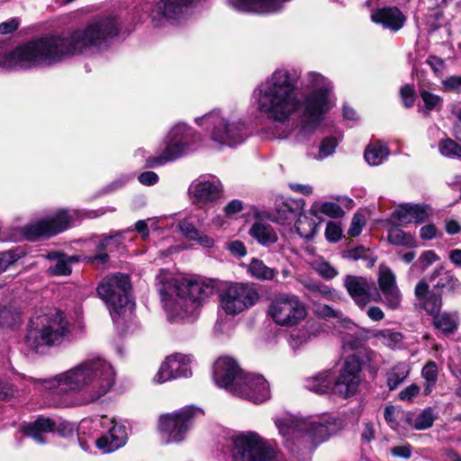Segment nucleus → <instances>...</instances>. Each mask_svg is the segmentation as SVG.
I'll return each mask as SVG.
<instances>
[{
	"label": "nucleus",
	"instance_id": "1",
	"mask_svg": "<svg viewBox=\"0 0 461 461\" xmlns=\"http://www.w3.org/2000/svg\"><path fill=\"white\" fill-rule=\"evenodd\" d=\"M121 30L114 15L94 19L66 36L47 35L29 41L10 52L0 46V68L28 69L50 66L74 56H89L106 50Z\"/></svg>",
	"mask_w": 461,
	"mask_h": 461
},
{
	"label": "nucleus",
	"instance_id": "2",
	"mask_svg": "<svg viewBox=\"0 0 461 461\" xmlns=\"http://www.w3.org/2000/svg\"><path fill=\"white\" fill-rule=\"evenodd\" d=\"M252 106L270 122L297 119L298 140L305 141L317 130V74L311 72L297 92L296 78L286 68L276 69L252 91Z\"/></svg>",
	"mask_w": 461,
	"mask_h": 461
},
{
	"label": "nucleus",
	"instance_id": "3",
	"mask_svg": "<svg viewBox=\"0 0 461 461\" xmlns=\"http://www.w3.org/2000/svg\"><path fill=\"white\" fill-rule=\"evenodd\" d=\"M116 371L104 357H88L71 368L44 380L30 378L36 388L53 397L74 396L75 404L96 402L116 384Z\"/></svg>",
	"mask_w": 461,
	"mask_h": 461
},
{
	"label": "nucleus",
	"instance_id": "4",
	"mask_svg": "<svg viewBox=\"0 0 461 461\" xmlns=\"http://www.w3.org/2000/svg\"><path fill=\"white\" fill-rule=\"evenodd\" d=\"M157 281L158 290L170 321L193 320L198 305L209 298L214 290L212 280L195 277L177 284L164 270L158 275Z\"/></svg>",
	"mask_w": 461,
	"mask_h": 461
},
{
	"label": "nucleus",
	"instance_id": "5",
	"mask_svg": "<svg viewBox=\"0 0 461 461\" xmlns=\"http://www.w3.org/2000/svg\"><path fill=\"white\" fill-rule=\"evenodd\" d=\"M69 334L68 322L64 314L59 310L50 309L31 319L26 344L32 349L40 351L68 339Z\"/></svg>",
	"mask_w": 461,
	"mask_h": 461
},
{
	"label": "nucleus",
	"instance_id": "6",
	"mask_svg": "<svg viewBox=\"0 0 461 461\" xmlns=\"http://www.w3.org/2000/svg\"><path fill=\"white\" fill-rule=\"evenodd\" d=\"M201 135L184 122L172 126L163 139L162 147L146 159L147 166L157 167L174 162L197 149Z\"/></svg>",
	"mask_w": 461,
	"mask_h": 461
},
{
	"label": "nucleus",
	"instance_id": "7",
	"mask_svg": "<svg viewBox=\"0 0 461 461\" xmlns=\"http://www.w3.org/2000/svg\"><path fill=\"white\" fill-rule=\"evenodd\" d=\"M194 122L208 131L211 140L220 145L234 147L248 136L247 125L236 112L215 109L195 118Z\"/></svg>",
	"mask_w": 461,
	"mask_h": 461
},
{
	"label": "nucleus",
	"instance_id": "8",
	"mask_svg": "<svg viewBox=\"0 0 461 461\" xmlns=\"http://www.w3.org/2000/svg\"><path fill=\"white\" fill-rule=\"evenodd\" d=\"M131 287L129 276L121 273L104 278L98 285L97 294L113 321L133 311L135 303L131 296Z\"/></svg>",
	"mask_w": 461,
	"mask_h": 461
},
{
	"label": "nucleus",
	"instance_id": "9",
	"mask_svg": "<svg viewBox=\"0 0 461 461\" xmlns=\"http://www.w3.org/2000/svg\"><path fill=\"white\" fill-rule=\"evenodd\" d=\"M201 409L186 406L171 413L161 415L158 430L166 443L182 442L193 428L195 420L203 416Z\"/></svg>",
	"mask_w": 461,
	"mask_h": 461
},
{
	"label": "nucleus",
	"instance_id": "10",
	"mask_svg": "<svg viewBox=\"0 0 461 461\" xmlns=\"http://www.w3.org/2000/svg\"><path fill=\"white\" fill-rule=\"evenodd\" d=\"M233 461H273L275 454L267 441L258 433L242 431L231 438Z\"/></svg>",
	"mask_w": 461,
	"mask_h": 461
},
{
	"label": "nucleus",
	"instance_id": "11",
	"mask_svg": "<svg viewBox=\"0 0 461 461\" xmlns=\"http://www.w3.org/2000/svg\"><path fill=\"white\" fill-rule=\"evenodd\" d=\"M274 423L287 447H293L300 440L315 439L317 425L314 416L285 413L276 417Z\"/></svg>",
	"mask_w": 461,
	"mask_h": 461
},
{
	"label": "nucleus",
	"instance_id": "12",
	"mask_svg": "<svg viewBox=\"0 0 461 461\" xmlns=\"http://www.w3.org/2000/svg\"><path fill=\"white\" fill-rule=\"evenodd\" d=\"M361 364L358 357H347L341 366L339 375L334 383L325 384L327 375H319V393L332 390L343 398H348L357 393L360 384Z\"/></svg>",
	"mask_w": 461,
	"mask_h": 461
},
{
	"label": "nucleus",
	"instance_id": "13",
	"mask_svg": "<svg viewBox=\"0 0 461 461\" xmlns=\"http://www.w3.org/2000/svg\"><path fill=\"white\" fill-rule=\"evenodd\" d=\"M267 314L276 325L288 328L303 321L307 316V310L297 295L280 294L271 301Z\"/></svg>",
	"mask_w": 461,
	"mask_h": 461
},
{
	"label": "nucleus",
	"instance_id": "14",
	"mask_svg": "<svg viewBox=\"0 0 461 461\" xmlns=\"http://www.w3.org/2000/svg\"><path fill=\"white\" fill-rule=\"evenodd\" d=\"M259 294L251 284L235 283L220 294L221 309L230 316L237 315L256 304Z\"/></svg>",
	"mask_w": 461,
	"mask_h": 461
},
{
	"label": "nucleus",
	"instance_id": "15",
	"mask_svg": "<svg viewBox=\"0 0 461 461\" xmlns=\"http://www.w3.org/2000/svg\"><path fill=\"white\" fill-rule=\"evenodd\" d=\"M73 216L67 210H59L55 213L26 225L25 237L35 240L41 237L53 236L69 228Z\"/></svg>",
	"mask_w": 461,
	"mask_h": 461
},
{
	"label": "nucleus",
	"instance_id": "16",
	"mask_svg": "<svg viewBox=\"0 0 461 461\" xmlns=\"http://www.w3.org/2000/svg\"><path fill=\"white\" fill-rule=\"evenodd\" d=\"M231 394L255 403L264 402L271 396L269 384L263 375L244 372L236 385L232 387Z\"/></svg>",
	"mask_w": 461,
	"mask_h": 461
},
{
	"label": "nucleus",
	"instance_id": "17",
	"mask_svg": "<svg viewBox=\"0 0 461 461\" xmlns=\"http://www.w3.org/2000/svg\"><path fill=\"white\" fill-rule=\"evenodd\" d=\"M93 423L95 427L107 429V432L95 440V445L100 450L110 453L125 445L128 433L122 423L108 416L98 417Z\"/></svg>",
	"mask_w": 461,
	"mask_h": 461
},
{
	"label": "nucleus",
	"instance_id": "18",
	"mask_svg": "<svg viewBox=\"0 0 461 461\" xmlns=\"http://www.w3.org/2000/svg\"><path fill=\"white\" fill-rule=\"evenodd\" d=\"M192 362L191 355L175 353L167 357L153 378L154 383L163 384L173 379L191 377Z\"/></svg>",
	"mask_w": 461,
	"mask_h": 461
},
{
	"label": "nucleus",
	"instance_id": "19",
	"mask_svg": "<svg viewBox=\"0 0 461 461\" xmlns=\"http://www.w3.org/2000/svg\"><path fill=\"white\" fill-rule=\"evenodd\" d=\"M55 430L62 436H67L72 431V426L67 421H57L45 417H40L33 422L23 426V433L38 444L46 443V435Z\"/></svg>",
	"mask_w": 461,
	"mask_h": 461
},
{
	"label": "nucleus",
	"instance_id": "20",
	"mask_svg": "<svg viewBox=\"0 0 461 461\" xmlns=\"http://www.w3.org/2000/svg\"><path fill=\"white\" fill-rule=\"evenodd\" d=\"M188 193L195 204H206L221 197L222 185L216 176H200L191 183Z\"/></svg>",
	"mask_w": 461,
	"mask_h": 461
},
{
	"label": "nucleus",
	"instance_id": "21",
	"mask_svg": "<svg viewBox=\"0 0 461 461\" xmlns=\"http://www.w3.org/2000/svg\"><path fill=\"white\" fill-rule=\"evenodd\" d=\"M243 371L237 361L230 357H220L213 365L212 377L215 384L232 393V387L240 379Z\"/></svg>",
	"mask_w": 461,
	"mask_h": 461
},
{
	"label": "nucleus",
	"instance_id": "22",
	"mask_svg": "<svg viewBox=\"0 0 461 461\" xmlns=\"http://www.w3.org/2000/svg\"><path fill=\"white\" fill-rule=\"evenodd\" d=\"M378 285L384 297L385 305L391 310L398 309L401 305L402 294L396 284L395 275L386 266L379 267Z\"/></svg>",
	"mask_w": 461,
	"mask_h": 461
},
{
	"label": "nucleus",
	"instance_id": "23",
	"mask_svg": "<svg viewBox=\"0 0 461 461\" xmlns=\"http://www.w3.org/2000/svg\"><path fill=\"white\" fill-rule=\"evenodd\" d=\"M344 285L355 303L360 308H365L371 301L380 300L379 294L375 297L371 295V285L366 277L348 275L344 278Z\"/></svg>",
	"mask_w": 461,
	"mask_h": 461
},
{
	"label": "nucleus",
	"instance_id": "24",
	"mask_svg": "<svg viewBox=\"0 0 461 461\" xmlns=\"http://www.w3.org/2000/svg\"><path fill=\"white\" fill-rule=\"evenodd\" d=\"M316 217L317 209L315 205L312 204L308 212L299 215L295 225L300 237L305 240L303 251L310 257H313L315 254L313 237L317 229V223L315 221Z\"/></svg>",
	"mask_w": 461,
	"mask_h": 461
},
{
	"label": "nucleus",
	"instance_id": "25",
	"mask_svg": "<svg viewBox=\"0 0 461 461\" xmlns=\"http://www.w3.org/2000/svg\"><path fill=\"white\" fill-rule=\"evenodd\" d=\"M416 305L425 311L432 318L440 312L443 302L440 294L429 292V285L420 280L414 289Z\"/></svg>",
	"mask_w": 461,
	"mask_h": 461
},
{
	"label": "nucleus",
	"instance_id": "26",
	"mask_svg": "<svg viewBox=\"0 0 461 461\" xmlns=\"http://www.w3.org/2000/svg\"><path fill=\"white\" fill-rule=\"evenodd\" d=\"M429 217L427 206L412 203H403L393 212L392 218L398 221L400 225L409 223L420 224L424 222Z\"/></svg>",
	"mask_w": 461,
	"mask_h": 461
},
{
	"label": "nucleus",
	"instance_id": "27",
	"mask_svg": "<svg viewBox=\"0 0 461 461\" xmlns=\"http://www.w3.org/2000/svg\"><path fill=\"white\" fill-rule=\"evenodd\" d=\"M371 20L384 28L396 32L403 26L406 17L399 8L388 6L374 11L371 14Z\"/></svg>",
	"mask_w": 461,
	"mask_h": 461
},
{
	"label": "nucleus",
	"instance_id": "28",
	"mask_svg": "<svg viewBox=\"0 0 461 461\" xmlns=\"http://www.w3.org/2000/svg\"><path fill=\"white\" fill-rule=\"evenodd\" d=\"M47 258L51 262L49 272L54 276H68L71 273V265L78 262L77 256H67L58 252L49 253Z\"/></svg>",
	"mask_w": 461,
	"mask_h": 461
},
{
	"label": "nucleus",
	"instance_id": "29",
	"mask_svg": "<svg viewBox=\"0 0 461 461\" xmlns=\"http://www.w3.org/2000/svg\"><path fill=\"white\" fill-rule=\"evenodd\" d=\"M336 104L333 85L326 77L319 75V116L330 111Z\"/></svg>",
	"mask_w": 461,
	"mask_h": 461
},
{
	"label": "nucleus",
	"instance_id": "30",
	"mask_svg": "<svg viewBox=\"0 0 461 461\" xmlns=\"http://www.w3.org/2000/svg\"><path fill=\"white\" fill-rule=\"evenodd\" d=\"M249 233L260 245L265 247L273 245L278 240V235L274 228L270 224L261 221L253 223Z\"/></svg>",
	"mask_w": 461,
	"mask_h": 461
},
{
	"label": "nucleus",
	"instance_id": "31",
	"mask_svg": "<svg viewBox=\"0 0 461 461\" xmlns=\"http://www.w3.org/2000/svg\"><path fill=\"white\" fill-rule=\"evenodd\" d=\"M432 278L438 277L434 287L438 290H446L451 293L461 292V283L450 272L445 271L442 267L436 269L432 274Z\"/></svg>",
	"mask_w": 461,
	"mask_h": 461
},
{
	"label": "nucleus",
	"instance_id": "32",
	"mask_svg": "<svg viewBox=\"0 0 461 461\" xmlns=\"http://www.w3.org/2000/svg\"><path fill=\"white\" fill-rule=\"evenodd\" d=\"M298 203L293 200L278 198L276 200V221L285 224L288 221H293L296 216Z\"/></svg>",
	"mask_w": 461,
	"mask_h": 461
},
{
	"label": "nucleus",
	"instance_id": "33",
	"mask_svg": "<svg viewBox=\"0 0 461 461\" xmlns=\"http://www.w3.org/2000/svg\"><path fill=\"white\" fill-rule=\"evenodd\" d=\"M459 323L456 312H439L433 317L434 326L445 334H450L456 330Z\"/></svg>",
	"mask_w": 461,
	"mask_h": 461
},
{
	"label": "nucleus",
	"instance_id": "34",
	"mask_svg": "<svg viewBox=\"0 0 461 461\" xmlns=\"http://www.w3.org/2000/svg\"><path fill=\"white\" fill-rule=\"evenodd\" d=\"M249 274L255 279L260 281H272L275 279L276 271L267 267L262 260L252 258L248 266Z\"/></svg>",
	"mask_w": 461,
	"mask_h": 461
},
{
	"label": "nucleus",
	"instance_id": "35",
	"mask_svg": "<svg viewBox=\"0 0 461 461\" xmlns=\"http://www.w3.org/2000/svg\"><path fill=\"white\" fill-rule=\"evenodd\" d=\"M388 155L387 147L380 142H375L366 147L364 157L370 166H378L387 158Z\"/></svg>",
	"mask_w": 461,
	"mask_h": 461
},
{
	"label": "nucleus",
	"instance_id": "36",
	"mask_svg": "<svg viewBox=\"0 0 461 461\" xmlns=\"http://www.w3.org/2000/svg\"><path fill=\"white\" fill-rule=\"evenodd\" d=\"M341 428L336 418L329 415L319 417V442L326 441L330 436L336 434Z\"/></svg>",
	"mask_w": 461,
	"mask_h": 461
},
{
	"label": "nucleus",
	"instance_id": "37",
	"mask_svg": "<svg viewBox=\"0 0 461 461\" xmlns=\"http://www.w3.org/2000/svg\"><path fill=\"white\" fill-rule=\"evenodd\" d=\"M388 241L394 246H403L407 248H415L417 240L411 233L404 232L402 230L395 227L388 232Z\"/></svg>",
	"mask_w": 461,
	"mask_h": 461
},
{
	"label": "nucleus",
	"instance_id": "38",
	"mask_svg": "<svg viewBox=\"0 0 461 461\" xmlns=\"http://www.w3.org/2000/svg\"><path fill=\"white\" fill-rule=\"evenodd\" d=\"M410 367L408 365L400 363L393 366L388 373L387 384L390 390H394L402 384L409 375Z\"/></svg>",
	"mask_w": 461,
	"mask_h": 461
},
{
	"label": "nucleus",
	"instance_id": "39",
	"mask_svg": "<svg viewBox=\"0 0 461 461\" xmlns=\"http://www.w3.org/2000/svg\"><path fill=\"white\" fill-rule=\"evenodd\" d=\"M20 321V312L14 306L0 307V328H13Z\"/></svg>",
	"mask_w": 461,
	"mask_h": 461
},
{
	"label": "nucleus",
	"instance_id": "40",
	"mask_svg": "<svg viewBox=\"0 0 461 461\" xmlns=\"http://www.w3.org/2000/svg\"><path fill=\"white\" fill-rule=\"evenodd\" d=\"M435 420V415L431 408L424 409L414 420H409V423L418 430L430 428Z\"/></svg>",
	"mask_w": 461,
	"mask_h": 461
},
{
	"label": "nucleus",
	"instance_id": "41",
	"mask_svg": "<svg viewBox=\"0 0 461 461\" xmlns=\"http://www.w3.org/2000/svg\"><path fill=\"white\" fill-rule=\"evenodd\" d=\"M374 337L391 348L397 347L402 339L401 332L393 331L389 329L376 330L374 333Z\"/></svg>",
	"mask_w": 461,
	"mask_h": 461
},
{
	"label": "nucleus",
	"instance_id": "42",
	"mask_svg": "<svg viewBox=\"0 0 461 461\" xmlns=\"http://www.w3.org/2000/svg\"><path fill=\"white\" fill-rule=\"evenodd\" d=\"M438 150L443 157L461 158V146L452 139L446 138L439 140Z\"/></svg>",
	"mask_w": 461,
	"mask_h": 461
},
{
	"label": "nucleus",
	"instance_id": "43",
	"mask_svg": "<svg viewBox=\"0 0 461 461\" xmlns=\"http://www.w3.org/2000/svg\"><path fill=\"white\" fill-rule=\"evenodd\" d=\"M421 375L426 381L424 393L428 395L431 393L438 378V366L436 363L432 361L428 362L422 368Z\"/></svg>",
	"mask_w": 461,
	"mask_h": 461
},
{
	"label": "nucleus",
	"instance_id": "44",
	"mask_svg": "<svg viewBox=\"0 0 461 461\" xmlns=\"http://www.w3.org/2000/svg\"><path fill=\"white\" fill-rule=\"evenodd\" d=\"M112 240V237H104L98 243L99 253L93 257L86 258L87 262L93 264L96 267H103L108 262V254L103 252V250L109 245Z\"/></svg>",
	"mask_w": 461,
	"mask_h": 461
},
{
	"label": "nucleus",
	"instance_id": "45",
	"mask_svg": "<svg viewBox=\"0 0 461 461\" xmlns=\"http://www.w3.org/2000/svg\"><path fill=\"white\" fill-rule=\"evenodd\" d=\"M339 144V140L334 136H328L322 139L319 145V159L332 155Z\"/></svg>",
	"mask_w": 461,
	"mask_h": 461
},
{
	"label": "nucleus",
	"instance_id": "46",
	"mask_svg": "<svg viewBox=\"0 0 461 461\" xmlns=\"http://www.w3.org/2000/svg\"><path fill=\"white\" fill-rule=\"evenodd\" d=\"M319 212L330 218H342L345 214L340 205L335 202H323L319 205Z\"/></svg>",
	"mask_w": 461,
	"mask_h": 461
},
{
	"label": "nucleus",
	"instance_id": "47",
	"mask_svg": "<svg viewBox=\"0 0 461 461\" xmlns=\"http://www.w3.org/2000/svg\"><path fill=\"white\" fill-rule=\"evenodd\" d=\"M324 236L330 243L339 241L342 237V228L340 224L334 221H329L326 225Z\"/></svg>",
	"mask_w": 461,
	"mask_h": 461
},
{
	"label": "nucleus",
	"instance_id": "48",
	"mask_svg": "<svg viewBox=\"0 0 461 461\" xmlns=\"http://www.w3.org/2000/svg\"><path fill=\"white\" fill-rule=\"evenodd\" d=\"M420 95L425 104V108L427 111H431L441 104L440 96L424 88L420 89Z\"/></svg>",
	"mask_w": 461,
	"mask_h": 461
},
{
	"label": "nucleus",
	"instance_id": "49",
	"mask_svg": "<svg viewBox=\"0 0 461 461\" xmlns=\"http://www.w3.org/2000/svg\"><path fill=\"white\" fill-rule=\"evenodd\" d=\"M311 338V334L305 329L294 331L290 335L289 345L296 349L306 343Z\"/></svg>",
	"mask_w": 461,
	"mask_h": 461
},
{
	"label": "nucleus",
	"instance_id": "50",
	"mask_svg": "<svg viewBox=\"0 0 461 461\" xmlns=\"http://www.w3.org/2000/svg\"><path fill=\"white\" fill-rule=\"evenodd\" d=\"M339 275V271L325 260L319 259V276L326 280H330Z\"/></svg>",
	"mask_w": 461,
	"mask_h": 461
},
{
	"label": "nucleus",
	"instance_id": "51",
	"mask_svg": "<svg viewBox=\"0 0 461 461\" xmlns=\"http://www.w3.org/2000/svg\"><path fill=\"white\" fill-rule=\"evenodd\" d=\"M149 229L155 230L156 229V222L152 220L149 219L147 221H138L135 223V230L139 232L141 239L143 240H146L149 237Z\"/></svg>",
	"mask_w": 461,
	"mask_h": 461
},
{
	"label": "nucleus",
	"instance_id": "52",
	"mask_svg": "<svg viewBox=\"0 0 461 461\" xmlns=\"http://www.w3.org/2000/svg\"><path fill=\"white\" fill-rule=\"evenodd\" d=\"M365 225V217L360 213H355L350 223V227L348 230V235L351 237L358 236L362 228Z\"/></svg>",
	"mask_w": 461,
	"mask_h": 461
},
{
	"label": "nucleus",
	"instance_id": "53",
	"mask_svg": "<svg viewBox=\"0 0 461 461\" xmlns=\"http://www.w3.org/2000/svg\"><path fill=\"white\" fill-rule=\"evenodd\" d=\"M400 95L404 106L411 107L415 101V91L413 86L405 85L400 90Z\"/></svg>",
	"mask_w": 461,
	"mask_h": 461
},
{
	"label": "nucleus",
	"instance_id": "54",
	"mask_svg": "<svg viewBox=\"0 0 461 461\" xmlns=\"http://www.w3.org/2000/svg\"><path fill=\"white\" fill-rule=\"evenodd\" d=\"M19 256L14 251L0 253V273L5 271L11 265L17 261Z\"/></svg>",
	"mask_w": 461,
	"mask_h": 461
},
{
	"label": "nucleus",
	"instance_id": "55",
	"mask_svg": "<svg viewBox=\"0 0 461 461\" xmlns=\"http://www.w3.org/2000/svg\"><path fill=\"white\" fill-rule=\"evenodd\" d=\"M178 227L181 232L187 239L192 240H194V238H196V235L199 232V230L194 226V224L186 219L180 221L178 223Z\"/></svg>",
	"mask_w": 461,
	"mask_h": 461
},
{
	"label": "nucleus",
	"instance_id": "56",
	"mask_svg": "<svg viewBox=\"0 0 461 461\" xmlns=\"http://www.w3.org/2000/svg\"><path fill=\"white\" fill-rule=\"evenodd\" d=\"M233 328V322L227 319L220 318L214 325V332L217 335H230Z\"/></svg>",
	"mask_w": 461,
	"mask_h": 461
},
{
	"label": "nucleus",
	"instance_id": "57",
	"mask_svg": "<svg viewBox=\"0 0 461 461\" xmlns=\"http://www.w3.org/2000/svg\"><path fill=\"white\" fill-rule=\"evenodd\" d=\"M438 260H439V258L433 250H426L419 258V263L422 268H427Z\"/></svg>",
	"mask_w": 461,
	"mask_h": 461
},
{
	"label": "nucleus",
	"instance_id": "58",
	"mask_svg": "<svg viewBox=\"0 0 461 461\" xmlns=\"http://www.w3.org/2000/svg\"><path fill=\"white\" fill-rule=\"evenodd\" d=\"M419 393L420 387L412 384L399 393V399L404 402H411Z\"/></svg>",
	"mask_w": 461,
	"mask_h": 461
},
{
	"label": "nucleus",
	"instance_id": "59",
	"mask_svg": "<svg viewBox=\"0 0 461 461\" xmlns=\"http://www.w3.org/2000/svg\"><path fill=\"white\" fill-rule=\"evenodd\" d=\"M390 452L395 457L408 459L411 456V447L409 444L402 446H395L390 449Z\"/></svg>",
	"mask_w": 461,
	"mask_h": 461
},
{
	"label": "nucleus",
	"instance_id": "60",
	"mask_svg": "<svg viewBox=\"0 0 461 461\" xmlns=\"http://www.w3.org/2000/svg\"><path fill=\"white\" fill-rule=\"evenodd\" d=\"M384 419L388 425L396 429L398 428L397 411L393 406H387L384 410Z\"/></svg>",
	"mask_w": 461,
	"mask_h": 461
},
{
	"label": "nucleus",
	"instance_id": "61",
	"mask_svg": "<svg viewBox=\"0 0 461 461\" xmlns=\"http://www.w3.org/2000/svg\"><path fill=\"white\" fill-rule=\"evenodd\" d=\"M139 181L144 185H153L158 183V176L153 171H146L139 176Z\"/></svg>",
	"mask_w": 461,
	"mask_h": 461
},
{
	"label": "nucleus",
	"instance_id": "62",
	"mask_svg": "<svg viewBox=\"0 0 461 461\" xmlns=\"http://www.w3.org/2000/svg\"><path fill=\"white\" fill-rule=\"evenodd\" d=\"M243 210V203L240 200L234 199L230 201L225 207L224 212L227 216H231Z\"/></svg>",
	"mask_w": 461,
	"mask_h": 461
},
{
	"label": "nucleus",
	"instance_id": "63",
	"mask_svg": "<svg viewBox=\"0 0 461 461\" xmlns=\"http://www.w3.org/2000/svg\"><path fill=\"white\" fill-rule=\"evenodd\" d=\"M228 249L238 257H243L247 254L245 245L240 240H234L228 244Z\"/></svg>",
	"mask_w": 461,
	"mask_h": 461
},
{
	"label": "nucleus",
	"instance_id": "64",
	"mask_svg": "<svg viewBox=\"0 0 461 461\" xmlns=\"http://www.w3.org/2000/svg\"><path fill=\"white\" fill-rule=\"evenodd\" d=\"M444 86L452 91H459L461 89V76L449 77L443 81Z\"/></svg>",
	"mask_w": 461,
	"mask_h": 461
}]
</instances>
